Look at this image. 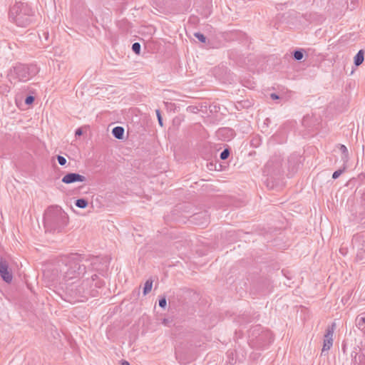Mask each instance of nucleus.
<instances>
[{"label": "nucleus", "mask_w": 365, "mask_h": 365, "mask_svg": "<svg viewBox=\"0 0 365 365\" xmlns=\"http://www.w3.org/2000/svg\"><path fill=\"white\" fill-rule=\"evenodd\" d=\"M108 264L106 257L73 253L58 259L52 267L45 271L44 275L53 282L62 284L70 279L91 277L95 272L103 275Z\"/></svg>", "instance_id": "nucleus-1"}, {"label": "nucleus", "mask_w": 365, "mask_h": 365, "mask_svg": "<svg viewBox=\"0 0 365 365\" xmlns=\"http://www.w3.org/2000/svg\"><path fill=\"white\" fill-rule=\"evenodd\" d=\"M103 285V282L98 278V274H91V277L66 284L64 289L68 301L83 302L89 297H96L98 294L97 289Z\"/></svg>", "instance_id": "nucleus-2"}, {"label": "nucleus", "mask_w": 365, "mask_h": 365, "mask_svg": "<svg viewBox=\"0 0 365 365\" xmlns=\"http://www.w3.org/2000/svg\"><path fill=\"white\" fill-rule=\"evenodd\" d=\"M68 221L67 214L58 206H51L45 212L43 224L46 232H61Z\"/></svg>", "instance_id": "nucleus-3"}, {"label": "nucleus", "mask_w": 365, "mask_h": 365, "mask_svg": "<svg viewBox=\"0 0 365 365\" xmlns=\"http://www.w3.org/2000/svg\"><path fill=\"white\" fill-rule=\"evenodd\" d=\"M9 16L19 27H28L35 22V11L27 3H16L10 8Z\"/></svg>", "instance_id": "nucleus-4"}, {"label": "nucleus", "mask_w": 365, "mask_h": 365, "mask_svg": "<svg viewBox=\"0 0 365 365\" xmlns=\"http://www.w3.org/2000/svg\"><path fill=\"white\" fill-rule=\"evenodd\" d=\"M38 71L36 65H25L19 63L10 71L9 76L11 79L19 82H26L34 76Z\"/></svg>", "instance_id": "nucleus-5"}, {"label": "nucleus", "mask_w": 365, "mask_h": 365, "mask_svg": "<svg viewBox=\"0 0 365 365\" xmlns=\"http://www.w3.org/2000/svg\"><path fill=\"white\" fill-rule=\"evenodd\" d=\"M283 159L280 155H274L264 165L263 173L264 175L274 178V176L279 175L283 170Z\"/></svg>", "instance_id": "nucleus-6"}, {"label": "nucleus", "mask_w": 365, "mask_h": 365, "mask_svg": "<svg viewBox=\"0 0 365 365\" xmlns=\"http://www.w3.org/2000/svg\"><path fill=\"white\" fill-rule=\"evenodd\" d=\"M334 327V324H333L331 327H328L326 330L322 354L326 351L329 350L333 345Z\"/></svg>", "instance_id": "nucleus-7"}, {"label": "nucleus", "mask_w": 365, "mask_h": 365, "mask_svg": "<svg viewBox=\"0 0 365 365\" xmlns=\"http://www.w3.org/2000/svg\"><path fill=\"white\" fill-rule=\"evenodd\" d=\"M0 276L6 282H11L12 280V274L9 271V265L7 262L0 257Z\"/></svg>", "instance_id": "nucleus-8"}, {"label": "nucleus", "mask_w": 365, "mask_h": 365, "mask_svg": "<svg viewBox=\"0 0 365 365\" xmlns=\"http://www.w3.org/2000/svg\"><path fill=\"white\" fill-rule=\"evenodd\" d=\"M86 178L85 176L76 173H68L66 174L61 181L65 184H71L77 182H84Z\"/></svg>", "instance_id": "nucleus-9"}, {"label": "nucleus", "mask_w": 365, "mask_h": 365, "mask_svg": "<svg viewBox=\"0 0 365 365\" xmlns=\"http://www.w3.org/2000/svg\"><path fill=\"white\" fill-rule=\"evenodd\" d=\"M269 333L268 331H262V328L260 325H257L252 327L250 330V336L257 339V341H262L264 336H269Z\"/></svg>", "instance_id": "nucleus-10"}, {"label": "nucleus", "mask_w": 365, "mask_h": 365, "mask_svg": "<svg viewBox=\"0 0 365 365\" xmlns=\"http://www.w3.org/2000/svg\"><path fill=\"white\" fill-rule=\"evenodd\" d=\"M192 221L200 226H205L208 223V217L206 212L196 213L192 216Z\"/></svg>", "instance_id": "nucleus-11"}, {"label": "nucleus", "mask_w": 365, "mask_h": 365, "mask_svg": "<svg viewBox=\"0 0 365 365\" xmlns=\"http://www.w3.org/2000/svg\"><path fill=\"white\" fill-rule=\"evenodd\" d=\"M356 325L360 330L365 333V313L356 317Z\"/></svg>", "instance_id": "nucleus-12"}, {"label": "nucleus", "mask_w": 365, "mask_h": 365, "mask_svg": "<svg viewBox=\"0 0 365 365\" xmlns=\"http://www.w3.org/2000/svg\"><path fill=\"white\" fill-rule=\"evenodd\" d=\"M124 128L121 126H116L113 128L112 130V134L113 135L119 140H121L123 138L124 135Z\"/></svg>", "instance_id": "nucleus-13"}, {"label": "nucleus", "mask_w": 365, "mask_h": 365, "mask_svg": "<svg viewBox=\"0 0 365 365\" xmlns=\"http://www.w3.org/2000/svg\"><path fill=\"white\" fill-rule=\"evenodd\" d=\"M339 150L341 152V160L344 163H346L349 160V152H348V149L344 145H342V144H339Z\"/></svg>", "instance_id": "nucleus-14"}, {"label": "nucleus", "mask_w": 365, "mask_h": 365, "mask_svg": "<svg viewBox=\"0 0 365 365\" xmlns=\"http://www.w3.org/2000/svg\"><path fill=\"white\" fill-rule=\"evenodd\" d=\"M364 59V51L363 50H359L358 53L354 56V64L356 66H360Z\"/></svg>", "instance_id": "nucleus-15"}, {"label": "nucleus", "mask_w": 365, "mask_h": 365, "mask_svg": "<svg viewBox=\"0 0 365 365\" xmlns=\"http://www.w3.org/2000/svg\"><path fill=\"white\" fill-rule=\"evenodd\" d=\"M152 287H153V280L152 279H148L145 284H144V287H143V295H147L152 289Z\"/></svg>", "instance_id": "nucleus-16"}, {"label": "nucleus", "mask_w": 365, "mask_h": 365, "mask_svg": "<svg viewBox=\"0 0 365 365\" xmlns=\"http://www.w3.org/2000/svg\"><path fill=\"white\" fill-rule=\"evenodd\" d=\"M88 201L84 198H80L76 200L75 205L79 208H86L88 206Z\"/></svg>", "instance_id": "nucleus-17"}, {"label": "nucleus", "mask_w": 365, "mask_h": 365, "mask_svg": "<svg viewBox=\"0 0 365 365\" xmlns=\"http://www.w3.org/2000/svg\"><path fill=\"white\" fill-rule=\"evenodd\" d=\"M303 51H304L302 49H297V50L294 51V52L292 53L293 58L297 61L302 60L304 57Z\"/></svg>", "instance_id": "nucleus-18"}, {"label": "nucleus", "mask_w": 365, "mask_h": 365, "mask_svg": "<svg viewBox=\"0 0 365 365\" xmlns=\"http://www.w3.org/2000/svg\"><path fill=\"white\" fill-rule=\"evenodd\" d=\"M194 36L197 38L200 42L206 43L207 38L203 34L200 32H195L194 34Z\"/></svg>", "instance_id": "nucleus-19"}, {"label": "nucleus", "mask_w": 365, "mask_h": 365, "mask_svg": "<svg viewBox=\"0 0 365 365\" xmlns=\"http://www.w3.org/2000/svg\"><path fill=\"white\" fill-rule=\"evenodd\" d=\"M140 48L141 46L138 42H135L132 45V50L136 54H139L140 53Z\"/></svg>", "instance_id": "nucleus-20"}, {"label": "nucleus", "mask_w": 365, "mask_h": 365, "mask_svg": "<svg viewBox=\"0 0 365 365\" xmlns=\"http://www.w3.org/2000/svg\"><path fill=\"white\" fill-rule=\"evenodd\" d=\"M345 169H346V167L344 166V168L342 169H339V170H336L335 172H334V173L332 174V178L334 180L337 179L344 173Z\"/></svg>", "instance_id": "nucleus-21"}, {"label": "nucleus", "mask_w": 365, "mask_h": 365, "mask_svg": "<svg viewBox=\"0 0 365 365\" xmlns=\"http://www.w3.org/2000/svg\"><path fill=\"white\" fill-rule=\"evenodd\" d=\"M229 155H230V150L226 148L221 152L220 157L222 160H226L228 158Z\"/></svg>", "instance_id": "nucleus-22"}, {"label": "nucleus", "mask_w": 365, "mask_h": 365, "mask_svg": "<svg viewBox=\"0 0 365 365\" xmlns=\"http://www.w3.org/2000/svg\"><path fill=\"white\" fill-rule=\"evenodd\" d=\"M57 160L61 165H65L67 162L66 159L61 155H57Z\"/></svg>", "instance_id": "nucleus-23"}, {"label": "nucleus", "mask_w": 365, "mask_h": 365, "mask_svg": "<svg viewBox=\"0 0 365 365\" xmlns=\"http://www.w3.org/2000/svg\"><path fill=\"white\" fill-rule=\"evenodd\" d=\"M35 98L33 96H28L25 99V103L26 105H31L34 103Z\"/></svg>", "instance_id": "nucleus-24"}, {"label": "nucleus", "mask_w": 365, "mask_h": 365, "mask_svg": "<svg viewBox=\"0 0 365 365\" xmlns=\"http://www.w3.org/2000/svg\"><path fill=\"white\" fill-rule=\"evenodd\" d=\"M166 305H167V301H166V298L165 297H163L159 299V306L161 308L165 309Z\"/></svg>", "instance_id": "nucleus-25"}, {"label": "nucleus", "mask_w": 365, "mask_h": 365, "mask_svg": "<svg viewBox=\"0 0 365 365\" xmlns=\"http://www.w3.org/2000/svg\"><path fill=\"white\" fill-rule=\"evenodd\" d=\"M156 115H157V118H158V120L159 125L161 127H163V118H162V116H161V114H160V112L159 110H156Z\"/></svg>", "instance_id": "nucleus-26"}, {"label": "nucleus", "mask_w": 365, "mask_h": 365, "mask_svg": "<svg viewBox=\"0 0 365 365\" xmlns=\"http://www.w3.org/2000/svg\"><path fill=\"white\" fill-rule=\"evenodd\" d=\"M172 322V319L165 318L163 319L162 324H164L165 326L170 327Z\"/></svg>", "instance_id": "nucleus-27"}, {"label": "nucleus", "mask_w": 365, "mask_h": 365, "mask_svg": "<svg viewBox=\"0 0 365 365\" xmlns=\"http://www.w3.org/2000/svg\"><path fill=\"white\" fill-rule=\"evenodd\" d=\"M230 133L232 134V130L228 128H222L219 130V133L224 134V133Z\"/></svg>", "instance_id": "nucleus-28"}, {"label": "nucleus", "mask_w": 365, "mask_h": 365, "mask_svg": "<svg viewBox=\"0 0 365 365\" xmlns=\"http://www.w3.org/2000/svg\"><path fill=\"white\" fill-rule=\"evenodd\" d=\"M270 97L272 100H277L279 98V96L277 93H272Z\"/></svg>", "instance_id": "nucleus-29"}, {"label": "nucleus", "mask_w": 365, "mask_h": 365, "mask_svg": "<svg viewBox=\"0 0 365 365\" xmlns=\"http://www.w3.org/2000/svg\"><path fill=\"white\" fill-rule=\"evenodd\" d=\"M83 133L82 132V130L81 128H78L76 130V135H81Z\"/></svg>", "instance_id": "nucleus-30"}, {"label": "nucleus", "mask_w": 365, "mask_h": 365, "mask_svg": "<svg viewBox=\"0 0 365 365\" xmlns=\"http://www.w3.org/2000/svg\"><path fill=\"white\" fill-rule=\"evenodd\" d=\"M120 364L121 365H130L129 361H128L126 360H121L120 361Z\"/></svg>", "instance_id": "nucleus-31"}]
</instances>
